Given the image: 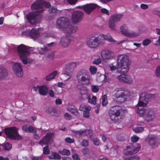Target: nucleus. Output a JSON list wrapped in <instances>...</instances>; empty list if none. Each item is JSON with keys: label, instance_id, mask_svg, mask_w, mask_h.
Here are the masks:
<instances>
[{"label": "nucleus", "instance_id": "0eeeda50", "mask_svg": "<svg viewBox=\"0 0 160 160\" xmlns=\"http://www.w3.org/2000/svg\"><path fill=\"white\" fill-rule=\"evenodd\" d=\"M122 111L121 107L118 105L110 107L108 111V113L109 118L111 120L114 122H118Z\"/></svg>", "mask_w": 160, "mask_h": 160}, {"label": "nucleus", "instance_id": "c03bdc74", "mask_svg": "<svg viewBox=\"0 0 160 160\" xmlns=\"http://www.w3.org/2000/svg\"><path fill=\"white\" fill-rule=\"evenodd\" d=\"M89 70L92 74H94L97 72V68L94 66H91L90 67Z\"/></svg>", "mask_w": 160, "mask_h": 160}, {"label": "nucleus", "instance_id": "aec40b11", "mask_svg": "<svg viewBox=\"0 0 160 160\" xmlns=\"http://www.w3.org/2000/svg\"><path fill=\"white\" fill-rule=\"evenodd\" d=\"M101 56L103 59L106 60L113 58L114 54L110 51L103 50L101 52Z\"/></svg>", "mask_w": 160, "mask_h": 160}, {"label": "nucleus", "instance_id": "f3484780", "mask_svg": "<svg viewBox=\"0 0 160 160\" xmlns=\"http://www.w3.org/2000/svg\"><path fill=\"white\" fill-rule=\"evenodd\" d=\"M87 43L90 48H95L100 44L98 37H96L94 39H89L87 41Z\"/></svg>", "mask_w": 160, "mask_h": 160}, {"label": "nucleus", "instance_id": "09e8293b", "mask_svg": "<svg viewBox=\"0 0 160 160\" xmlns=\"http://www.w3.org/2000/svg\"><path fill=\"white\" fill-rule=\"evenodd\" d=\"M151 43V41L148 39H146L143 41L142 42V44L145 46H147Z\"/></svg>", "mask_w": 160, "mask_h": 160}, {"label": "nucleus", "instance_id": "5701e85b", "mask_svg": "<svg viewBox=\"0 0 160 160\" xmlns=\"http://www.w3.org/2000/svg\"><path fill=\"white\" fill-rule=\"evenodd\" d=\"M43 29L42 28H38V30L32 28L29 32V35L31 38L33 39H37L39 36L40 33L39 30H43Z\"/></svg>", "mask_w": 160, "mask_h": 160}, {"label": "nucleus", "instance_id": "4d7b16f0", "mask_svg": "<svg viewBox=\"0 0 160 160\" xmlns=\"http://www.w3.org/2000/svg\"><path fill=\"white\" fill-rule=\"evenodd\" d=\"M155 72L157 76L160 77V66L157 67Z\"/></svg>", "mask_w": 160, "mask_h": 160}, {"label": "nucleus", "instance_id": "9d476101", "mask_svg": "<svg viewBox=\"0 0 160 160\" xmlns=\"http://www.w3.org/2000/svg\"><path fill=\"white\" fill-rule=\"evenodd\" d=\"M141 147L139 144H131L127 146L126 148L123 150L125 155H132L135 154L141 149Z\"/></svg>", "mask_w": 160, "mask_h": 160}, {"label": "nucleus", "instance_id": "3c124183", "mask_svg": "<svg viewBox=\"0 0 160 160\" xmlns=\"http://www.w3.org/2000/svg\"><path fill=\"white\" fill-rule=\"evenodd\" d=\"M87 135L88 134L90 138L91 139L93 138L94 137L93 136V131L92 129H89L88 130L87 132Z\"/></svg>", "mask_w": 160, "mask_h": 160}, {"label": "nucleus", "instance_id": "052dcab7", "mask_svg": "<svg viewBox=\"0 0 160 160\" xmlns=\"http://www.w3.org/2000/svg\"><path fill=\"white\" fill-rule=\"evenodd\" d=\"M64 116L65 119L67 120H70L72 118V116L67 113H66L65 114Z\"/></svg>", "mask_w": 160, "mask_h": 160}, {"label": "nucleus", "instance_id": "c85d7f7f", "mask_svg": "<svg viewBox=\"0 0 160 160\" xmlns=\"http://www.w3.org/2000/svg\"><path fill=\"white\" fill-rule=\"evenodd\" d=\"M58 74V72L54 71L46 77V80L47 81H49L54 79Z\"/></svg>", "mask_w": 160, "mask_h": 160}, {"label": "nucleus", "instance_id": "603ef678", "mask_svg": "<svg viewBox=\"0 0 160 160\" xmlns=\"http://www.w3.org/2000/svg\"><path fill=\"white\" fill-rule=\"evenodd\" d=\"M65 140L66 142L70 143L74 142L75 141L73 138H71L69 137L66 138Z\"/></svg>", "mask_w": 160, "mask_h": 160}, {"label": "nucleus", "instance_id": "e2e57ef3", "mask_svg": "<svg viewBox=\"0 0 160 160\" xmlns=\"http://www.w3.org/2000/svg\"><path fill=\"white\" fill-rule=\"evenodd\" d=\"M140 7L142 9H146L148 8V6L147 4L142 3L141 4Z\"/></svg>", "mask_w": 160, "mask_h": 160}, {"label": "nucleus", "instance_id": "69168bd1", "mask_svg": "<svg viewBox=\"0 0 160 160\" xmlns=\"http://www.w3.org/2000/svg\"><path fill=\"white\" fill-rule=\"evenodd\" d=\"M48 94L51 97H53L54 96V92L52 89H50L49 91Z\"/></svg>", "mask_w": 160, "mask_h": 160}, {"label": "nucleus", "instance_id": "0e129e2a", "mask_svg": "<svg viewBox=\"0 0 160 160\" xmlns=\"http://www.w3.org/2000/svg\"><path fill=\"white\" fill-rule=\"evenodd\" d=\"M101 62V60L100 59H95L93 61V63L97 64L98 65L99 64H100Z\"/></svg>", "mask_w": 160, "mask_h": 160}, {"label": "nucleus", "instance_id": "20e7f679", "mask_svg": "<svg viewBox=\"0 0 160 160\" xmlns=\"http://www.w3.org/2000/svg\"><path fill=\"white\" fill-rule=\"evenodd\" d=\"M31 48L23 44H21L17 47V52L22 62L25 64L28 63V57L30 53V49Z\"/></svg>", "mask_w": 160, "mask_h": 160}, {"label": "nucleus", "instance_id": "b1692460", "mask_svg": "<svg viewBox=\"0 0 160 160\" xmlns=\"http://www.w3.org/2000/svg\"><path fill=\"white\" fill-rule=\"evenodd\" d=\"M22 128L23 131L26 132L37 133L36 128L30 125H24L22 127Z\"/></svg>", "mask_w": 160, "mask_h": 160}, {"label": "nucleus", "instance_id": "a878e982", "mask_svg": "<svg viewBox=\"0 0 160 160\" xmlns=\"http://www.w3.org/2000/svg\"><path fill=\"white\" fill-rule=\"evenodd\" d=\"M68 111L71 112L72 113L75 114L77 117H79V113L74 106L71 104H69L67 107Z\"/></svg>", "mask_w": 160, "mask_h": 160}, {"label": "nucleus", "instance_id": "8fccbe9b", "mask_svg": "<svg viewBox=\"0 0 160 160\" xmlns=\"http://www.w3.org/2000/svg\"><path fill=\"white\" fill-rule=\"evenodd\" d=\"M50 153V151L48 149V146H46L43 148V153L45 155L48 154Z\"/></svg>", "mask_w": 160, "mask_h": 160}, {"label": "nucleus", "instance_id": "de8ad7c7", "mask_svg": "<svg viewBox=\"0 0 160 160\" xmlns=\"http://www.w3.org/2000/svg\"><path fill=\"white\" fill-rule=\"evenodd\" d=\"M48 50V49L46 47H44L43 48H40V50H39L40 51L39 52L40 54L42 55L45 54Z\"/></svg>", "mask_w": 160, "mask_h": 160}, {"label": "nucleus", "instance_id": "c756f323", "mask_svg": "<svg viewBox=\"0 0 160 160\" xmlns=\"http://www.w3.org/2000/svg\"><path fill=\"white\" fill-rule=\"evenodd\" d=\"M50 159H60L61 158L60 156L56 152H53L51 153L50 155L48 156Z\"/></svg>", "mask_w": 160, "mask_h": 160}, {"label": "nucleus", "instance_id": "ddd939ff", "mask_svg": "<svg viewBox=\"0 0 160 160\" xmlns=\"http://www.w3.org/2000/svg\"><path fill=\"white\" fill-rule=\"evenodd\" d=\"M83 13L81 11L77 10L73 12L72 14V20L74 23L81 22L83 18Z\"/></svg>", "mask_w": 160, "mask_h": 160}, {"label": "nucleus", "instance_id": "39448f33", "mask_svg": "<svg viewBox=\"0 0 160 160\" xmlns=\"http://www.w3.org/2000/svg\"><path fill=\"white\" fill-rule=\"evenodd\" d=\"M78 82L82 85H87L90 83V77L88 71L81 70L77 73L76 76Z\"/></svg>", "mask_w": 160, "mask_h": 160}, {"label": "nucleus", "instance_id": "864d4df0", "mask_svg": "<svg viewBox=\"0 0 160 160\" xmlns=\"http://www.w3.org/2000/svg\"><path fill=\"white\" fill-rule=\"evenodd\" d=\"M57 11V8L54 7H52L48 10L49 12L51 13H55Z\"/></svg>", "mask_w": 160, "mask_h": 160}, {"label": "nucleus", "instance_id": "f03ea898", "mask_svg": "<svg viewBox=\"0 0 160 160\" xmlns=\"http://www.w3.org/2000/svg\"><path fill=\"white\" fill-rule=\"evenodd\" d=\"M57 25L58 28L62 29L67 34L75 32L78 29L77 27L70 25L68 19L64 17L58 18L57 21Z\"/></svg>", "mask_w": 160, "mask_h": 160}, {"label": "nucleus", "instance_id": "5fc2aeb1", "mask_svg": "<svg viewBox=\"0 0 160 160\" xmlns=\"http://www.w3.org/2000/svg\"><path fill=\"white\" fill-rule=\"evenodd\" d=\"M139 140V137L136 135H134L131 138V140L133 142H137Z\"/></svg>", "mask_w": 160, "mask_h": 160}, {"label": "nucleus", "instance_id": "9b49d317", "mask_svg": "<svg viewBox=\"0 0 160 160\" xmlns=\"http://www.w3.org/2000/svg\"><path fill=\"white\" fill-rule=\"evenodd\" d=\"M80 98L81 99L84 100L88 99L89 103L94 104L96 103L97 98L95 96H93L92 99L89 98L87 93V90L84 89L81 90L80 91Z\"/></svg>", "mask_w": 160, "mask_h": 160}, {"label": "nucleus", "instance_id": "6e6d98bb", "mask_svg": "<svg viewBox=\"0 0 160 160\" xmlns=\"http://www.w3.org/2000/svg\"><path fill=\"white\" fill-rule=\"evenodd\" d=\"M139 157L137 155H135L133 157L126 158L125 160H139Z\"/></svg>", "mask_w": 160, "mask_h": 160}, {"label": "nucleus", "instance_id": "6e6552de", "mask_svg": "<svg viewBox=\"0 0 160 160\" xmlns=\"http://www.w3.org/2000/svg\"><path fill=\"white\" fill-rule=\"evenodd\" d=\"M44 5L46 8H49L51 6V4L49 2H46L43 0H38L32 4L31 8L32 10H37V12L42 13L44 10L43 8Z\"/></svg>", "mask_w": 160, "mask_h": 160}, {"label": "nucleus", "instance_id": "a19ab883", "mask_svg": "<svg viewBox=\"0 0 160 160\" xmlns=\"http://www.w3.org/2000/svg\"><path fill=\"white\" fill-rule=\"evenodd\" d=\"M93 142L94 144L95 145L98 146H99L100 143L99 140L97 138H93L91 139Z\"/></svg>", "mask_w": 160, "mask_h": 160}, {"label": "nucleus", "instance_id": "37998d69", "mask_svg": "<svg viewBox=\"0 0 160 160\" xmlns=\"http://www.w3.org/2000/svg\"><path fill=\"white\" fill-rule=\"evenodd\" d=\"M81 151L83 155H85L89 153V150L88 148H82L81 150Z\"/></svg>", "mask_w": 160, "mask_h": 160}, {"label": "nucleus", "instance_id": "13d9d810", "mask_svg": "<svg viewBox=\"0 0 160 160\" xmlns=\"http://www.w3.org/2000/svg\"><path fill=\"white\" fill-rule=\"evenodd\" d=\"M101 12L104 14H106L107 15H109V12L108 10L105 8H102L100 10Z\"/></svg>", "mask_w": 160, "mask_h": 160}, {"label": "nucleus", "instance_id": "cd10ccee", "mask_svg": "<svg viewBox=\"0 0 160 160\" xmlns=\"http://www.w3.org/2000/svg\"><path fill=\"white\" fill-rule=\"evenodd\" d=\"M151 95L147 94L145 92L142 93L140 96V98L142 101L143 100L145 102H148L151 98Z\"/></svg>", "mask_w": 160, "mask_h": 160}, {"label": "nucleus", "instance_id": "dca6fc26", "mask_svg": "<svg viewBox=\"0 0 160 160\" xmlns=\"http://www.w3.org/2000/svg\"><path fill=\"white\" fill-rule=\"evenodd\" d=\"M12 68L14 73L19 77H22L23 75L22 68L19 63L16 62L13 65Z\"/></svg>", "mask_w": 160, "mask_h": 160}, {"label": "nucleus", "instance_id": "1a4fd4ad", "mask_svg": "<svg viewBox=\"0 0 160 160\" xmlns=\"http://www.w3.org/2000/svg\"><path fill=\"white\" fill-rule=\"evenodd\" d=\"M36 9L32 11L26 15L27 20L31 24L34 25L38 23L41 19V17L39 14L41 13L37 12Z\"/></svg>", "mask_w": 160, "mask_h": 160}, {"label": "nucleus", "instance_id": "e433bc0d", "mask_svg": "<svg viewBox=\"0 0 160 160\" xmlns=\"http://www.w3.org/2000/svg\"><path fill=\"white\" fill-rule=\"evenodd\" d=\"M147 102H145L143 100L142 101L139 98V101L138 103V107H144L146 106Z\"/></svg>", "mask_w": 160, "mask_h": 160}, {"label": "nucleus", "instance_id": "2f4dec72", "mask_svg": "<svg viewBox=\"0 0 160 160\" xmlns=\"http://www.w3.org/2000/svg\"><path fill=\"white\" fill-rule=\"evenodd\" d=\"M77 65V62H70L66 65V67L69 68L71 70H73L75 68Z\"/></svg>", "mask_w": 160, "mask_h": 160}, {"label": "nucleus", "instance_id": "bb28decb", "mask_svg": "<svg viewBox=\"0 0 160 160\" xmlns=\"http://www.w3.org/2000/svg\"><path fill=\"white\" fill-rule=\"evenodd\" d=\"M38 91L40 95L45 96L46 95L48 92V88L46 86H41L39 87Z\"/></svg>", "mask_w": 160, "mask_h": 160}, {"label": "nucleus", "instance_id": "bf43d9fd", "mask_svg": "<svg viewBox=\"0 0 160 160\" xmlns=\"http://www.w3.org/2000/svg\"><path fill=\"white\" fill-rule=\"evenodd\" d=\"M72 158L73 160H80L79 156L77 154H74L72 156Z\"/></svg>", "mask_w": 160, "mask_h": 160}, {"label": "nucleus", "instance_id": "72a5a7b5", "mask_svg": "<svg viewBox=\"0 0 160 160\" xmlns=\"http://www.w3.org/2000/svg\"><path fill=\"white\" fill-rule=\"evenodd\" d=\"M144 107H138L137 112L138 113L140 116H142L144 115L145 116L146 114V110Z\"/></svg>", "mask_w": 160, "mask_h": 160}, {"label": "nucleus", "instance_id": "a18cd8bd", "mask_svg": "<svg viewBox=\"0 0 160 160\" xmlns=\"http://www.w3.org/2000/svg\"><path fill=\"white\" fill-rule=\"evenodd\" d=\"M144 130V128L142 127H138L134 129V131L136 133H140Z\"/></svg>", "mask_w": 160, "mask_h": 160}, {"label": "nucleus", "instance_id": "ea45409f", "mask_svg": "<svg viewBox=\"0 0 160 160\" xmlns=\"http://www.w3.org/2000/svg\"><path fill=\"white\" fill-rule=\"evenodd\" d=\"M4 149L5 150H9L11 149L12 148L11 144L8 142L6 143L3 146Z\"/></svg>", "mask_w": 160, "mask_h": 160}, {"label": "nucleus", "instance_id": "c9c22d12", "mask_svg": "<svg viewBox=\"0 0 160 160\" xmlns=\"http://www.w3.org/2000/svg\"><path fill=\"white\" fill-rule=\"evenodd\" d=\"M59 152L60 154L64 155L69 156L70 154V152L69 150L66 149H63L62 151H59Z\"/></svg>", "mask_w": 160, "mask_h": 160}, {"label": "nucleus", "instance_id": "79ce46f5", "mask_svg": "<svg viewBox=\"0 0 160 160\" xmlns=\"http://www.w3.org/2000/svg\"><path fill=\"white\" fill-rule=\"evenodd\" d=\"M81 145L83 147H87L89 145V142L88 140L86 139L82 140L81 142Z\"/></svg>", "mask_w": 160, "mask_h": 160}, {"label": "nucleus", "instance_id": "6ab92c4d", "mask_svg": "<svg viewBox=\"0 0 160 160\" xmlns=\"http://www.w3.org/2000/svg\"><path fill=\"white\" fill-rule=\"evenodd\" d=\"M98 6L95 4H87L83 6L84 11L88 14H89L94 9L97 8Z\"/></svg>", "mask_w": 160, "mask_h": 160}, {"label": "nucleus", "instance_id": "2eb2a0df", "mask_svg": "<svg viewBox=\"0 0 160 160\" xmlns=\"http://www.w3.org/2000/svg\"><path fill=\"white\" fill-rule=\"evenodd\" d=\"M121 32L123 35L126 36L134 37L138 36V33L134 32H129L128 31V28L126 24H123L120 28Z\"/></svg>", "mask_w": 160, "mask_h": 160}, {"label": "nucleus", "instance_id": "a211bd4d", "mask_svg": "<svg viewBox=\"0 0 160 160\" xmlns=\"http://www.w3.org/2000/svg\"><path fill=\"white\" fill-rule=\"evenodd\" d=\"M145 119L147 121H151L154 119L155 116L154 111L152 109L149 108L146 110Z\"/></svg>", "mask_w": 160, "mask_h": 160}, {"label": "nucleus", "instance_id": "4468645a", "mask_svg": "<svg viewBox=\"0 0 160 160\" xmlns=\"http://www.w3.org/2000/svg\"><path fill=\"white\" fill-rule=\"evenodd\" d=\"M54 133L53 132H48L42 140L39 142V143L42 146L44 145L48 146L50 143L51 140L54 136Z\"/></svg>", "mask_w": 160, "mask_h": 160}, {"label": "nucleus", "instance_id": "680f3d73", "mask_svg": "<svg viewBox=\"0 0 160 160\" xmlns=\"http://www.w3.org/2000/svg\"><path fill=\"white\" fill-rule=\"evenodd\" d=\"M78 0H67L68 2L70 4L74 5Z\"/></svg>", "mask_w": 160, "mask_h": 160}, {"label": "nucleus", "instance_id": "412c9836", "mask_svg": "<svg viewBox=\"0 0 160 160\" xmlns=\"http://www.w3.org/2000/svg\"><path fill=\"white\" fill-rule=\"evenodd\" d=\"M65 37H62L61 40V44L63 47L68 46L71 41L70 34H68Z\"/></svg>", "mask_w": 160, "mask_h": 160}, {"label": "nucleus", "instance_id": "58836bf2", "mask_svg": "<svg viewBox=\"0 0 160 160\" xmlns=\"http://www.w3.org/2000/svg\"><path fill=\"white\" fill-rule=\"evenodd\" d=\"M72 70L66 67L65 70L64 74H66L68 76H71L72 74Z\"/></svg>", "mask_w": 160, "mask_h": 160}, {"label": "nucleus", "instance_id": "49530a36", "mask_svg": "<svg viewBox=\"0 0 160 160\" xmlns=\"http://www.w3.org/2000/svg\"><path fill=\"white\" fill-rule=\"evenodd\" d=\"M92 90L93 92H97L99 91V88L98 86L92 85L91 87Z\"/></svg>", "mask_w": 160, "mask_h": 160}, {"label": "nucleus", "instance_id": "7ed1b4c3", "mask_svg": "<svg viewBox=\"0 0 160 160\" xmlns=\"http://www.w3.org/2000/svg\"><path fill=\"white\" fill-rule=\"evenodd\" d=\"M130 95L128 90L124 88H117L113 95L114 101L118 103H122L126 101V98Z\"/></svg>", "mask_w": 160, "mask_h": 160}, {"label": "nucleus", "instance_id": "393cba45", "mask_svg": "<svg viewBox=\"0 0 160 160\" xmlns=\"http://www.w3.org/2000/svg\"><path fill=\"white\" fill-rule=\"evenodd\" d=\"M147 140L150 145L152 147L155 146L158 141L157 137L154 136L148 137L147 138Z\"/></svg>", "mask_w": 160, "mask_h": 160}, {"label": "nucleus", "instance_id": "7c9ffc66", "mask_svg": "<svg viewBox=\"0 0 160 160\" xmlns=\"http://www.w3.org/2000/svg\"><path fill=\"white\" fill-rule=\"evenodd\" d=\"M102 36L104 39L107 41L108 42H116L115 40H114L112 38L111 36L109 34H102Z\"/></svg>", "mask_w": 160, "mask_h": 160}, {"label": "nucleus", "instance_id": "774afa93", "mask_svg": "<svg viewBox=\"0 0 160 160\" xmlns=\"http://www.w3.org/2000/svg\"><path fill=\"white\" fill-rule=\"evenodd\" d=\"M55 103L57 105L60 104L62 103L61 100L60 99H57L55 101Z\"/></svg>", "mask_w": 160, "mask_h": 160}, {"label": "nucleus", "instance_id": "338daca9", "mask_svg": "<svg viewBox=\"0 0 160 160\" xmlns=\"http://www.w3.org/2000/svg\"><path fill=\"white\" fill-rule=\"evenodd\" d=\"M83 116L85 117L88 118L89 116V113L88 111H84L83 112Z\"/></svg>", "mask_w": 160, "mask_h": 160}, {"label": "nucleus", "instance_id": "4be33fe9", "mask_svg": "<svg viewBox=\"0 0 160 160\" xmlns=\"http://www.w3.org/2000/svg\"><path fill=\"white\" fill-rule=\"evenodd\" d=\"M122 74V75H119L118 77V78L120 81L128 83H131L132 82V80L129 76Z\"/></svg>", "mask_w": 160, "mask_h": 160}, {"label": "nucleus", "instance_id": "f704fd0d", "mask_svg": "<svg viewBox=\"0 0 160 160\" xmlns=\"http://www.w3.org/2000/svg\"><path fill=\"white\" fill-rule=\"evenodd\" d=\"M88 130L86 129H84L83 130H80L79 131H74L73 132L74 133H77L78 135H81L82 134H84V135L86 136L87 135V132Z\"/></svg>", "mask_w": 160, "mask_h": 160}, {"label": "nucleus", "instance_id": "473e14b6", "mask_svg": "<svg viewBox=\"0 0 160 160\" xmlns=\"http://www.w3.org/2000/svg\"><path fill=\"white\" fill-rule=\"evenodd\" d=\"M8 75L7 71L4 68L0 69V79L5 78Z\"/></svg>", "mask_w": 160, "mask_h": 160}, {"label": "nucleus", "instance_id": "f8f14e48", "mask_svg": "<svg viewBox=\"0 0 160 160\" xmlns=\"http://www.w3.org/2000/svg\"><path fill=\"white\" fill-rule=\"evenodd\" d=\"M123 16L122 14H114L113 15L109 22V26L112 30L115 29V22L120 21Z\"/></svg>", "mask_w": 160, "mask_h": 160}, {"label": "nucleus", "instance_id": "f257e3e1", "mask_svg": "<svg viewBox=\"0 0 160 160\" xmlns=\"http://www.w3.org/2000/svg\"><path fill=\"white\" fill-rule=\"evenodd\" d=\"M129 59V57L124 54H120L117 57V70L120 73L125 74L128 71Z\"/></svg>", "mask_w": 160, "mask_h": 160}, {"label": "nucleus", "instance_id": "4c0bfd02", "mask_svg": "<svg viewBox=\"0 0 160 160\" xmlns=\"http://www.w3.org/2000/svg\"><path fill=\"white\" fill-rule=\"evenodd\" d=\"M102 106L106 105L108 104V100L107 98V96L105 94L102 97Z\"/></svg>", "mask_w": 160, "mask_h": 160}, {"label": "nucleus", "instance_id": "423d86ee", "mask_svg": "<svg viewBox=\"0 0 160 160\" xmlns=\"http://www.w3.org/2000/svg\"><path fill=\"white\" fill-rule=\"evenodd\" d=\"M18 128L15 127H12L5 128L4 132L7 137L12 140H19L22 139V136L19 134Z\"/></svg>", "mask_w": 160, "mask_h": 160}]
</instances>
